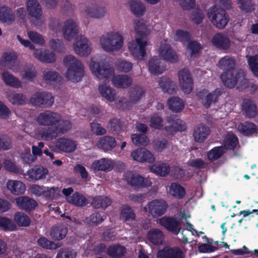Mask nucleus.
<instances>
[{"instance_id": "1", "label": "nucleus", "mask_w": 258, "mask_h": 258, "mask_svg": "<svg viewBox=\"0 0 258 258\" xmlns=\"http://www.w3.org/2000/svg\"><path fill=\"white\" fill-rule=\"evenodd\" d=\"M36 121L40 125L49 126L41 134L42 137L47 141L56 138L72 126L70 120L62 119L60 114L50 110L40 113L36 117Z\"/></svg>"}, {"instance_id": "2", "label": "nucleus", "mask_w": 258, "mask_h": 258, "mask_svg": "<svg viewBox=\"0 0 258 258\" xmlns=\"http://www.w3.org/2000/svg\"><path fill=\"white\" fill-rule=\"evenodd\" d=\"M135 29L137 36L135 40L128 42V49L135 59L143 60L146 55L145 47L149 44L147 36L150 33V30L142 21L135 22Z\"/></svg>"}, {"instance_id": "3", "label": "nucleus", "mask_w": 258, "mask_h": 258, "mask_svg": "<svg viewBox=\"0 0 258 258\" xmlns=\"http://www.w3.org/2000/svg\"><path fill=\"white\" fill-rule=\"evenodd\" d=\"M101 47L106 52H113L119 50L123 45V38L121 33L113 30L107 32L99 38Z\"/></svg>"}, {"instance_id": "4", "label": "nucleus", "mask_w": 258, "mask_h": 258, "mask_svg": "<svg viewBox=\"0 0 258 258\" xmlns=\"http://www.w3.org/2000/svg\"><path fill=\"white\" fill-rule=\"evenodd\" d=\"M63 63L68 70L66 72L67 79L73 82L81 81L83 76L84 67L81 62L73 55L65 56Z\"/></svg>"}, {"instance_id": "5", "label": "nucleus", "mask_w": 258, "mask_h": 258, "mask_svg": "<svg viewBox=\"0 0 258 258\" xmlns=\"http://www.w3.org/2000/svg\"><path fill=\"white\" fill-rule=\"evenodd\" d=\"M89 67L93 75L101 80L109 81L115 74L113 68L96 57L90 59Z\"/></svg>"}, {"instance_id": "6", "label": "nucleus", "mask_w": 258, "mask_h": 258, "mask_svg": "<svg viewBox=\"0 0 258 258\" xmlns=\"http://www.w3.org/2000/svg\"><path fill=\"white\" fill-rule=\"evenodd\" d=\"M224 84L228 88H234L237 84L239 87H247L248 80L243 70H234L232 71L224 72L221 75Z\"/></svg>"}, {"instance_id": "7", "label": "nucleus", "mask_w": 258, "mask_h": 258, "mask_svg": "<svg viewBox=\"0 0 258 258\" xmlns=\"http://www.w3.org/2000/svg\"><path fill=\"white\" fill-rule=\"evenodd\" d=\"M207 16L212 24L219 29H224L229 21V16L226 12L219 7L209 8Z\"/></svg>"}, {"instance_id": "8", "label": "nucleus", "mask_w": 258, "mask_h": 258, "mask_svg": "<svg viewBox=\"0 0 258 258\" xmlns=\"http://www.w3.org/2000/svg\"><path fill=\"white\" fill-rule=\"evenodd\" d=\"M30 103L37 107H50L54 103V97L52 94L45 91L34 93L29 99Z\"/></svg>"}, {"instance_id": "9", "label": "nucleus", "mask_w": 258, "mask_h": 258, "mask_svg": "<svg viewBox=\"0 0 258 258\" xmlns=\"http://www.w3.org/2000/svg\"><path fill=\"white\" fill-rule=\"evenodd\" d=\"M26 5L29 15L35 19L33 21V25L36 27L41 25L44 23L43 11L39 2L37 0H26Z\"/></svg>"}, {"instance_id": "10", "label": "nucleus", "mask_w": 258, "mask_h": 258, "mask_svg": "<svg viewBox=\"0 0 258 258\" xmlns=\"http://www.w3.org/2000/svg\"><path fill=\"white\" fill-rule=\"evenodd\" d=\"M79 31L78 23L76 19L70 18L64 21L61 32L65 40L69 41L73 40L78 36Z\"/></svg>"}, {"instance_id": "11", "label": "nucleus", "mask_w": 258, "mask_h": 258, "mask_svg": "<svg viewBox=\"0 0 258 258\" xmlns=\"http://www.w3.org/2000/svg\"><path fill=\"white\" fill-rule=\"evenodd\" d=\"M168 205L165 201L162 199H155L150 202L147 207L144 208L146 212H148L154 218L163 215L166 212Z\"/></svg>"}, {"instance_id": "12", "label": "nucleus", "mask_w": 258, "mask_h": 258, "mask_svg": "<svg viewBox=\"0 0 258 258\" xmlns=\"http://www.w3.org/2000/svg\"><path fill=\"white\" fill-rule=\"evenodd\" d=\"M74 52L81 56H86L91 53V44L84 36L81 35L77 37L73 44Z\"/></svg>"}, {"instance_id": "13", "label": "nucleus", "mask_w": 258, "mask_h": 258, "mask_svg": "<svg viewBox=\"0 0 258 258\" xmlns=\"http://www.w3.org/2000/svg\"><path fill=\"white\" fill-rule=\"evenodd\" d=\"M178 77L180 89L184 93H190L193 88V81L189 71L186 69L180 70Z\"/></svg>"}, {"instance_id": "14", "label": "nucleus", "mask_w": 258, "mask_h": 258, "mask_svg": "<svg viewBox=\"0 0 258 258\" xmlns=\"http://www.w3.org/2000/svg\"><path fill=\"white\" fill-rule=\"evenodd\" d=\"M221 94V89L217 88L212 92H209L208 90L204 89L200 91L198 95L201 99L203 105L206 108H209L212 103L217 101Z\"/></svg>"}, {"instance_id": "15", "label": "nucleus", "mask_w": 258, "mask_h": 258, "mask_svg": "<svg viewBox=\"0 0 258 258\" xmlns=\"http://www.w3.org/2000/svg\"><path fill=\"white\" fill-rule=\"evenodd\" d=\"M159 55L163 59L171 62H175L178 56L166 41H162L159 48Z\"/></svg>"}, {"instance_id": "16", "label": "nucleus", "mask_w": 258, "mask_h": 258, "mask_svg": "<svg viewBox=\"0 0 258 258\" xmlns=\"http://www.w3.org/2000/svg\"><path fill=\"white\" fill-rule=\"evenodd\" d=\"M131 156L134 160L140 162L153 163L155 158L154 155L145 148L138 149L131 153Z\"/></svg>"}, {"instance_id": "17", "label": "nucleus", "mask_w": 258, "mask_h": 258, "mask_svg": "<svg viewBox=\"0 0 258 258\" xmlns=\"http://www.w3.org/2000/svg\"><path fill=\"white\" fill-rule=\"evenodd\" d=\"M241 110L245 117L253 118L258 114V109L254 101L248 98H245L241 105Z\"/></svg>"}, {"instance_id": "18", "label": "nucleus", "mask_w": 258, "mask_h": 258, "mask_svg": "<svg viewBox=\"0 0 258 258\" xmlns=\"http://www.w3.org/2000/svg\"><path fill=\"white\" fill-rule=\"evenodd\" d=\"M157 223L174 234H177L180 232V227L176 220L174 218L163 217L157 220Z\"/></svg>"}, {"instance_id": "19", "label": "nucleus", "mask_w": 258, "mask_h": 258, "mask_svg": "<svg viewBox=\"0 0 258 258\" xmlns=\"http://www.w3.org/2000/svg\"><path fill=\"white\" fill-rule=\"evenodd\" d=\"M98 92L101 96L106 101L112 102L116 97V91L109 85L102 83L98 86Z\"/></svg>"}, {"instance_id": "20", "label": "nucleus", "mask_w": 258, "mask_h": 258, "mask_svg": "<svg viewBox=\"0 0 258 258\" xmlns=\"http://www.w3.org/2000/svg\"><path fill=\"white\" fill-rule=\"evenodd\" d=\"M6 185L8 190L16 196L24 194L26 190L25 184L20 180H8Z\"/></svg>"}, {"instance_id": "21", "label": "nucleus", "mask_w": 258, "mask_h": 258, "mask_svg": "<svg viewBox=\"0 0 258 258\" xmlns=\"http://www.w3.org/2000/svg\"><path fill=\"white\" fill-rule=\"evenodd\" d=\"M1 79L3 82L9 87L16 89L21 88L22 87V82L19 78L8 71H5L2 73Z\"/></svg>"}, {"instance_id": "22", "label": "nucleus", "mask_w": 258, "mask_h": 258, "mask_svg": "<svg viewBox=\"0 0 258 258\" xmlns=\"http://www.w3.org/2000/svg\"><path fill=\"white\" fill-rule=\"evenodd\" d=\"M113 167L112 160L108 158H101L95 160L91 165V168L94 170L109 172Z\"/></svg>"}, {"instance_id": "23", "label": "nucleus", "mask_w": 258, "mask_h": 258, "mask_svg": "<svg viewBox=\"0 0 258 258\" xmlns=\"http://www.w3.org/2000/svg\"><path fill=\"white\" fill-rule=\"evenodd\" d=\"M210 134V130L208 127L203 124H199L195 127L192 136L195 142L203 143Z\"/></svg>"}, {"instance_id": "24", "label": "nucleus", "mask_w": 258, "mask_h": 258, "mask_svg": "<svg viewBox=\"0 0 258 258\" xmlns=\"http://www.w3.org/2000/svg\"><path fill=\"white\" fill-rule=\"evenodd\" d=\"M133 82L132 77L127 75H118L113 76L112 78V83L118 88H127Z\"/></svg>"}, {"instance_id": "25", "label": "nucleus", "mask_w": 258, "mask_h": 258, "mask_svg": "<svg viewBox=\"0 0 258 258\" xmlns=\"http://www.w3.org/2000/svg\"><path fill=\"white\" fill-rule=\"evenodd\" d=\"M157 258H183V256L179 248L166 247L158 252Z\"/></svg>"}, {"instance_id": "26", "label": "nucleus", "mask_w": 258, "mask_h": 258, "mask_svg": "<svg viewBox=\"0 0 258 258\" xmlns=\"http://www.w3.org/2000/svg\"><path fill=\"white\" fill-rule=\"evenodd\" d=\"M16 203L20 209L26 211L33 210L37 206V203L34 200L26 196L16 198Z\"/></svg>"}, {"instance_id": "27", "label": "nucleus", "mask_w": 258, "mask_h": 258, "mask_svg": "<svg viewBox=\"0 0 258 258\" xmlns=\"http://www.w3.org/2000/svg\"><path fill=\"white\" fill-rule=\"evenodd\" d=\"M15 20V16L12 9L6 6L0 7V21L8 25L12 24Z\"/></svg>"}, {"instance_id": "28", "label": "nucleus", "mask_w": 258, "mask_h": 258, "mask_svg": "<svg viewBox=\"0 0 258 258\" xmlns=\"http://www.w3.org/2000/svg\"><path fill=\"white\" fill-rule=\"evenodd\" d=\"M55 148L61 151L70 153L75 150L76 144L72 140L60 138L56 141Z\"/></svg>"}, {"instance_id": "29", "label": "nucleus", "mask_w": 258, "mask_h": 258, "mask_svg": "<svg viewBox=\"0 0 258 258\" xmlns=\"http://www.w3.org/2000/svg\"><path fill=\"white\" fill-rule=\"evenodd\" d=\"M148 69L151 74L159 75L165 70V67L160 58L154 56L149 60Z\"/></svg>"}, {"instance_id": "30", "label": "nucleus", "mask_w": 258, "mask_h": 258, "mask_svg": "<svg viewBox=\"0 0 258 258\" xmlns=\"http://www.w3.org/2000/svg\"><path fill=\"white\" fill-rule=\"evenodd\" d=\"M33 54L36 58L41 62L52 63L55 60V55L48 50L43 51L40 49H35Z\"/></svg>"}, {"instance_id": "31", "label": "nucleus", "mask_w": 258, "mask_h": 258, "mask_svg": "<svg viewBox=\"0 0 258 258\" xmlns=\"http://www.w3.org/2000/svg\"><path fill=\"white\" fill-rule=\"evenodd\" d=\"M7 98L13 105H23L25 104L28 100L25 95L21 93L11 91L7 93Z\"/></svg>"}, {"instance_id": "32", "label": "nucleus", "mask_w": 258, "mask_h": 258, "mask_svg": "<svg viewBox=\"0 0 258 258\" xmlns=\"http://www.w3.org/2000/svg\"><path fill=\"white\" fill-rule=\"evenodd\" d=\"M106 13L104 8L92 6L86 8L84 14L87 16L96 19H101L104 17Z\"/></svg>"}, {"instance_id": "33", "label": "nucleus", "mask_w": 258, "mask_h": 258, "mask_svg": "<svg viewBox=\"0 0 258 258\" xmlns=\"http://www.w3.org/2000/svg\"><path fill=\"white\" fill-rule=\"evenodd\" d=\"M212 42L214 46L223 49H227L230 47V41L224 34L217 33L213 36Z\"/></svg>"}, {"instance_id": "34", "label": "nucleus", "mask_w": 258, "mask_h": 258, "mask_svg": "<svg viewBox=\"0 0 258 258\" xmlns=\"http://www.w3.org/2000/svg\"><path fill=\"white\" fill-rule=\"evenodd\" d=\"M47 173V169L42 166H36L27 172V175L32 180L43 179L45 178Z\"/></svg>"}, {"instance_id": "35", "label": "nucleus", "mask_w": 258, "mask_h": 258, "mask_svg": "<svg viewBox=\"0 0 258 258\" xmlns=\"http://www.w3.org/2000/svg\"><path fill=\"white\" fill-rule=\"evenodd\" d=\"M3 57L5 65L14 72H18L20 70V66L16 61L17 56L14 53H6Z\"/></svg>"}, {"instance_id": "36", "label": "nucleus", "mask_w": 258, "mask_h": 258, "mask_svg": "<svg viewBox=\"0 0 258 258\" xmlns=\"http://www.w3.org/2000/svg\"><path fill=\"white\" fill-rule=\"evenodd\" d=\"M106 252L110 257L112 258H122L125 255L126 249L125 247L119 244L109 246Z\"/></svg>"}, {"instance_id": "37", "label": "nucleus", "mask_w": 258, "mask_h": 258, "mask_svg": "<svg viewBox=\"0 0 258 258\" xmlns=\"http://www.w3.org/2000/svg\"><path fill=\"white\" fill-rule=\"evenodd\" d=\"M67 232V228L64 225L57 224L51 228L50 235L53 239L60 240L65 237Z\"/></svg>"}, {"instance_id": "38", "label": "nucleus", "mask_w": 258, "mask_h": 258, "mask_svg": "<svg viewBox=\"0 0 258 258\" xmlns=\"http://www.w3.org/2000/svg\"><path fill=\"white\" fill-rule=\"evenodd\" d=\"M147 237L149 240L153 244H161L164 239L162 231L157 228L151 229L148 233Z\"/></svg>"}, {"instance_id": "39", "label": "nucleus", "mask_w": 258, "mask_h": 258, "mask_svg": "<svg viewBox=\"0 0 258 258\" xmlns=\"http://www.w3.org/2000/svg\"><path fill=\"white\" fill-rule=\"evenodd\" d=\"M116 145L114 138L112 137L105 136L100 138L97 146L99 148L108 151L113 149Z\"/></svg>"}, {"instance_id": "40", "label": "nucleus", "mask_w": 258, "mask_h": 258, "mask_svg": "<svg viewBox=\"0 0 258 258\" xmlns=\"http://www.w3.org/2000/svg\"><path fill=\"white\" fill-rule=\"evenodd\" d=\"M128 183L135 188L149 187L152 185V182L148 178H144L140 175L133 176Z\"/></svg>"}, {"instance_id": "41", "label": "nucleus", "mask_w": 258, "mask_h": 258, "mask_svg": "<svg viewBox=\"0 0 258 258\" xmlns=\"http://www.w3.org/2000/svg\"><path fill=\"white\" fill-rule=\"evenodd\" d=\"M145 90L140 86H135L132 88L128 92V98L132 104L138 102L142 97L144 95Z\"/></svg>"}, {"instance_id": "42", "label": "nucleus", "mask_w": 258, "mask_h": 258, "mask_svg": "<svg viewBox=\"0 0 258 258\" xmlns=\"http://www.w3.org/2000/svg\"><path fill=\"white\" fill-rule=\"evenodd\" d=\"M218 66L225 72L232 71L236 70V62L235 60L231 57L225 56L221 58L218 62Z\"/></svg>"}, {"instance_id": "43", "label": "nucleus", "mask_w": 258, "mask_h": 258, "mask_svg": "<svg viewBox=\"0 0 258 258\" xmlns=\"http://www.w3.org/2000/svg\"><path fill=\"white\" fill-rule=\"evenodd\" d=\"M150 169L156 174L165 176L169 173L170 168L168 164L159 162L151 166Z\"/></svg>"}, {"instance_id": "44", "label": "nucleus", "mask_w": 258, "mask_h": 258, "mask_svg": "<svg viewBox=\"0 0 258 258\" xmlns=\"http://www.w3.org/2000/svg\"><path fill=\"white\" fill-rule=\"evenodd\" d=\"M159 86L163 91L170 94L175 92V84L173 82L166 78H161L158 81Z\"/></svg>"}, {"instance_id": "45", "label": "nucleus", "mask_w": 258, "mask_h": 258, "mask_svg": "<svg viewBox=\"0 0 258 258\" xmlns=\"http://www.w3.org/2000/svg\"><path fill=\"white\" fill-rule=\"evenodd\" d=\"M237 128L239 132L246 136L251 135L257 131L255 124L248 121L239 123Z\"/></svg>"}, {"instance_id": "46", "label": "nucleus", "mask_w": 258, "mask_h": 258, "mask_svg": "<svg viewBox=\"0 0 258 258\" xmlns=\"http://www.w3.org/2000/svg\"><path fill=\"white\" fill-rule=\"evenodd\" d=\"M42 79L47 84H51L61 79L60 75L56 72L49 70H44L42 72Z\"/></svg>"}, {"instance_id": "47", "label": "nucleus", "mask_w": 258, "mask_h": 258, "mask_svg": "<svg viewBox=\"0 0 258 258\" xmlns=\"http://www.w3.org/2000/svg\"><path fill=\"white\" fill-rule=\"evenodd\" d=\"M239 10L244 13H250L255 9V4L253 0H236Z\"/></svg>"}, {"instance_id": "48", "label": "nucleus", "mask_w": 258, "mask_h": 258, "mask_svg": "<svg viewBox=\"0 0 258 258\" xmlns=\"http://www.w3.org/2000/svg\"><path fill=\"white\" fill-rule=\"evenodd\" d=\"M169 192L177 199L182 198L185 194L184 188L179 184L174 182L169 186Z\"/></svg>"}, {"instance_id": "49", "label": "nucleus", "mask_w": 258, "mask_h": 258, "mask_svg": "<svg viewBox=\"0 0 258 258\" xmlns=\"http://www.w3.org/2000/svg\"><path fill=\"white\" fill-rule=\"evenodd\" d=\"M130 7L132 13L137 16H142L146 11V8L143 3L139 1H131Z\"/></svg>"}, {"instance_id": "50", "label": "nucleus", "mask_w": 258, "mask_h": 258, "mask_svg": "<svg viewBox=\"0 0 258 258\" xmlns=\"http://www.w3.org/2000/svg\"><path fill=\"white\" fill-rule=\"evenodd\" d=\"M68 202L76 206L83 207L87 205V200L83 195L76 192L68 197Z\"/></svg>"}, {"instance_id": "51", "label": "nucleus", "mask_w": 258, "mask_h": 258, "mask_svg": "<svg viewBox=\"0 0 258 258\" xmlns=\"http://www.w3.org/2000/svg\"><path fill=\"white\" fill-rule=\"evenodd\" d=\"M111 199L108 197L99 196L93 199L92 204L93 206L96 209H105L111 204Z\"/></svg>"}, {"instance_id": "52", "label": "nucleus", "mask_w": 258, "mask_h": 258, "mask_svg": "<svg viewBox=\"0 0 258 258\" xmlns=\"http://www.w3.org/2000/svg\"><path fill=\"white\" fill-rule=\"evenodd\" d=\"M168 104L169 108L176 112L181 111L184 107L183 101L177 97H171L168 101Z\"/></svg>"}, {"instance_id": "53", "label": "nucleus", "mask_w": 258, "mask_h": 258, "mask_svg": "<svg viewBox=\"0 0 258 258\" xmlns=\"http://www.w3.org/2000/svg\"><path fill=\"white\" fill-rule=\"evenodd\" d=\"M27 34L28 38L35 44L43 45L46 42L45 37L36 31L27 30Z\"/></svg>"}, {"instance_id": "54", "label": "nucleus", "mask_w": 258, "mask_h": 258, "mask_svg": "<svg viewBox=\"0 0 258 258\" xmlns=\"http://www.w3.org/2000/svg\"><path fill=\"white\" fill-rule=\"evenodd\" d=\"M238 143L237 138L232 133H228L225 137L223 147L225 151L228 149H233Z\"/></svg>"}, {"instance_id": "55", "label": "nucleus", "mask_w": 258, "mask_h": 258, "mask_svg": "<svg viewBox=\"0 0 258 258\" xmlns=\"http://www.w3.org/2000/svg\"><path fill=\"white\" fill-rule=\"evenodd\" d=\"M0 227L5 231H12L16 230L17 226L10 219L7 217H0Z\"/></svg>"}, {"instance_id": "56", "label": "nucleus", "mask_w": 258, "mask_h": 258, "mask_svg": "<svg viewBox=\"0 0 258 258\" xmlns=\"http://www.w3.org/2000/svg\"><path fill=\"white\" fill-rule=\"evenodd\" d=\"M14 220L19 226L22 227L29 226L31 222L29 217L22 212H17L15 214Z\"/></svg>"}, {"instance_id": "57", "label": "nucleus", "mask_w": 258, "mask_h": 258, "mask_svg": "<svg viewBox=\"0 0 258 258\" xmlns=\"http://www.w3.org/2000/svg\"><path fill=\"white\" fill-rule=\"evenodd\" d=\"M167 120L174 131H182L186 128L184 122L175 116H170Z\"/></svg>"}, {"instance_id": "58", "label": "nucleus", "mask_w": 258, "mask_h": 258, "mask_svg": "<svg viewBox=\"0 0 258 258\" xmlns=\"http://www.w3.org/2000/svg\"><path fill=\"white\" fill-rule=\"evenodd\" d=\"M115 66L118 71L127 73L133 69V64L129 61L120 59L115 62Z\"/></svg>"}, {"instance_id": "59", "label": "nucleus", "mask_w": 258, "mask_h": 258, "mask_svg": "<svg viewBox=\"0 0 258 258\" xmlns=\"http://www.w3.org/2000/svg\"><path fill=\"white\" fill-rule=\"evenodd\" d=\"M38 244L42 247L48 249H55L61 246L59 243H55L45 237H40L37 240Z\"/></svg>"}, {"instance_id": "60", "label": "nucleus", "mask_w": 258, "mask_h": 258, "mask_svg": "<svg viewBox=\"0 0 258 258\" xmlns=\"http://www.w3.org/2000/svg\"><path fill=\"white\" fill-rule=\"evenodd\" d=\"M37 76V72L35 68L32 64L26 66L24 69V74L22 78L27 80L32 81Z\"/></svg>"}, {"instance_id": "61", "label": "nucleus", "mask_w": 258, "mask_h": 258, "mask_svg": "<svg viewBox=\"0 0 258 258\" xmlns=\"http://www.w3.org/2000/svg\"><path fill=\"white\" fill-rule=\"evenodd\" d=\"M225 152V148L223 146L216 147L208 152V157L210 160H216L219 158Z\"/></svg>"}, {"instance_id": "62", "label": "nucleus", "mask_w": 258, "mask_h": 258, "mask_svg": "<svg viewBox=\"0 0 258 258\" xmlns=\"http://www.w3.org/2000/svg\"><path fill=\"white\" fill-rule=\"evenodd\" d=\"M133 143L136 146H146L148 145L149 140L144 135L133 134L132 136Z\"/></svg>"}, {"instance_id": "63", "label": "nucleus", "mask_w": 258, "mask_h": 258, "mask_svg": "<svg viewBox=\"0 0 258 258\" xmlns=\"http://www.w3.org/2000/svg\"><path fill=\"white\" fill-rule=\"evenodd\" d=\"M49 44L50 48L56 52H62L65 50L64 43L59 39H51Z\"/></svg>"}, {"instance_id": "64", "label": "nucleus", "mask_w": 258, "mask_h": 258, "mask_svg": "<svg viewBox=\"0 0 258 258\" xmlns=\"http://www.w3.org/2000/svg\"><path fill=\"white\" fill-rule=\"evenodd\" d=\"M76 252L69 248H61L58 252L56 258H76Z\"/></svg>"}]
</instances>
